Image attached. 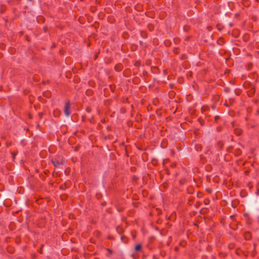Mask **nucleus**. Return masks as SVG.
Returning a JSON list of instances; mask_svg holds the SVG:
<instances>
[{
    "instance_id": "obj_1",
    "label": "nucleus",
    "mask_w": 259,
    "mask_h": 259,
    "mask_svg": "<svg viewBox=\"0 0 259 259\" xmlns=\"http://www.w3.org/2000/svg\"><path fill=\"white\" fill-rule=\"evenodd\" d=\"M52 162L55 167H59L63 164L64 160L62 157L59 156L57 158L52 159Z\"/></svg>"
},
{
    "instance_id": "obj_2",
    "label": "nucleus",
    "mask_w": 259,
    "mask_h": 259,
    "mask_svg": "<svg viewBox=\"0 0 259 259\" xmlns=\"http://www.w3.org/2000/svg\"><path fill=\"white\" fill-rule=\"evenodd\" d=\"M70 102L68 101L65 103L64 112L66 116H69L70 115Z\"/></svg>"
},
{
    "instance_id": "obj_3",
    "label": "nucleus",
    "mask_w": 259,
    "mask_h": 259,
    "mask_svg": "<svg viewBox=\"0 0 259 259\" xmlns=\"http://www.w3.org/2000/svg\"><path fill=\"white\" fill-rule=\"evenodd\" d=\"M115 70L117 72L121 71L123 69V66L121 64H117L114 67Z\"/></svg>"
},
{
    "instance_id": "obj_4",
    "label": "nucleus",
    "mask_w": 259,
    "mask_h": 259,
    "mask_svg": "<svg viewBox=\"0 0 259 259\" xmlns=\"http://www.w3.org/2000/svg\"><path fill=\"white\" fill-rule=\"evenodd\" d=\"M224 144L222 141H219L217 144V148L218 150H221L223 147Z\"/></svg>"
},
{
    "instance_id": "obj_5",
    "label": "nucleus",
    "mask_w": 259,
    "mask_h": 259,
    "mask_svg": "<svg viewBox=\"0 0 259 259\" xmlns=\"http://www.w3.org/2000/svg\"><path fill=\"white\" fill-rule=\"evenodd\" d=\"M142 249V245L141 244H139L135 246V250L137 251H141Z\"/></svg>"
},
{
    "instance_id": "obj_6",
    "label": "nucleus",
    "mask_w": 259,
    "mask_h": 259,
    "mask_svg": "<svg viewBox=\"0 0 259 259\" xmlns=\"http://www.w3.org/2000/svg\"><path fill=\"white\" fill-rule=\"evenodd\" d=\"M242 130L240 128H235L234 130V133L237 136H239L242 134Z\"/></svg>"
},
{
    "instance_id": "obj_7",
    "label": "nucleus",
    "mask_w": 259,
    "mask_h": 259,
    "mask_svg": "<svg viewBox=\"0 0 259 259\" xmlns=\"http://www.w3.org/2000/svg\"><path fill=\"white\" fill-rule=\"evenodd\" d=\"M180 39L179 37H175L174 39V42L175 44H179L180 42Z\"/></svg>"
},
{
    "instance_id": "obj_8",
    "label": "nucleus",
    "mask_w": 259,
    "mask_h": 259,
    "mask_svg": "<svg viewBox=\"0 0 259 259\" xmlns=\"http://www.w3.org/2000/svg\"><path fill=\"white\" fill-rule=\"evenodd\" d=\"M173 52L175 54H179V48H178V47L174 48V49H173Z\"/></svg>"
},
{
    "instance_id": "obj_9",
    "label": "nucleus",
    "mask_w": 259,
    "mask_h": 259,
    "mask_svg": "<svg viewBox=\"0 0 259 259\" xmlns=\"http://www.w3.org/2000/svg\"><path fill=\"white\" fill-rule=\"evenodd\" d=\"M121 240L124 243H126L127 242L126 237L125 236H122L121 237Z\"/></svg>"
},
{
    "instance_id": "obj_10",
    "label": "nucleus",
    "mask_w": 259,
    "mask_h": 259,
    "mask_svg": "<svg viewBox=\"0 0 259 259\" xmlns=\"http://www.w3.org/2000/svg\"><path fill=\"white\" fill-rule=\"evenodd\" d=\"M245 238L247 240H249L250 238V235L249 233H247L245 234Z\"/></svg>"
},
{
    "instance_id": "obj_11",
    "label": "nucleus",
    "mask_w": 259,
    "mask_h": 259,
    "mask_svg": "<svg viewBox=\"0 0 259 259\" xmlns=\"http://www.w3.org/2000/svg\"><path fill=\"white\" fill-rule=\"evenodd\" d=\"M140 65H141V63L140 61H137L135 63V66L136 67H139L140 66Z\"/></svg>"
},
{
    "instance_id": "obj_12",
    "label": "nucleus",
    "mask_w": 259,
    "mask_h": 259,
    "mask_svg": "<svg viewBox=\"0 0 259 259\" xmlns=\"http://www.w3.org/2000/svg\"><path fill=\"white\" fill-rule=\"evenodd\" d=\"M181 59H182V60H185V59H186L187 56H186V55L185 54H183V55H182V56H181Z\"/></svg>"
},
{
    "instance_id": "obj_13",
    "label": "nucleus",
    "mask_w": 259,
    "mask_h": 259,
    "mask_svg": "<svg viewBox=\"0 0 259 259\" xmlns=\"http://www.w3.org/2000/svg\"><path fill=\"white\" fill-rule=\"evenodd\" d=\"M220 116H218V115L215 116H214V120H215V122H217L218 120L219 119H220Z\"/></svg>"
},
{
    "instance_id": "obj_14",
    "label": "nucleus",
    "mask_w": 259,
    "mask_h": 259,
    "mask_svg": "<svg viewBox=\"0 0 259 259\" xmlns=\"http://www.w3.org/2000/svg\"><path fill=\"white\" fill-rule=\"evenodd\" d=\"M86 111H87L88 112L90 113V112H91V108L90 107H87V108H86Z\"/></svg>"
},
{
    "instance_id": "obj_15",
    "label": "nucleus",
    "mask_w": 259,
    "mask_h": 259,
    "mask_svg": "<svg viewBox=\"0 0 259 259\" xmlns=\"http://www.w3.org/2000/svg\"><path fill=\"white\" fill-rule=\"evenodd\" d=\"M107 250L110 254H112L113 253V251L111 249L107 248Z\"/></svg>"
},
{
    "instance_id": "obj_16",
    "label": "nucleus",
    "mask_w": 259,
    "mask_h": 259,
    "mask_svg": "<svg viewBox=\"0 0 259 259\" xmlns=\"http://www.w3.org/2000/svg\"><path fill=\"white\" fill-rule=\"evenodd\" d=\"M184 182H185V181L184 180H180V183H181V184H184Z\"/></svg>"
},
{
    "instance_id": "obj_17",
    "label": "nucleus",
    "mask_w": 259,
    "mask_h": 259,
    "mask_svg": "<svg viewBox=\"0 0 259 259\" xmlns=\"http://www.w3.org/2000/svg\"><path fill=\"white\" fill-rule=\"evenodd\" d=\"M119 229H121V228H120L119 227H118L117 228H116V230H117V231L120 233V232H119Z\"/></svg>"
},
{
    "instance_id": "obj_18",
    "label": "nucleus",
    "mask_w": 259,
    "mask_h": 259,
    "mask_svg": "<svg viewBox=\"0 0 259 259\" xmlns=\"http://www.w3.org/2000/svg\"><path fill=\"white\" fill-rule=\"evenodd\" d=\"M153 259H158V258L156 255H154L153 256Z\"/></svg>"
},
{
    "instance_id": "obj_19",
    "label": "nucleus",
    "mask_w": 259,
    "mask_h": 259,
    "mask_svg": "<svg viewBox=\"0 0 259 259\" xmlns=\"http://www.w3.org/2000/svg\"><path fill=\"white\" fill-rule=\"evenodd\" d=\"M178 249H179V247H176L175 248V250L176 251L178 250Z\"/></svg>"
},
{
    "instance_id": "obj_20",
    "label": "nucleus",
    "mask_w": 259,
    "mask_h": 259,
    "mask_svg": "<svg viewBox=\"0 0 259 259\" xmlns=\"http://www.w3.org/2000/svg\"><path fill=\"white\" fill-rule=\"evenodd\" d=\"M229 26H231V27H232V26H233V24H232V23H230L229 24Z\"/></svg>"
},
{
    "instance_id": "obj_21",
    "label": "nucleus",
    "mask_w": 259,
    "mask_h": 259,
    "mask_svg": "<svg viewBox=\"0 0 259 259\" xmlns=\"http://www.w3.org/2000/svg\"><path fill=\"white\" fill-rule=\"evenodd\" d=\"M207 28H208L209 30H210V27H207Z\"/></svg>"
},
{
    "instance_id": "obj_22",
    "label": "nucleus",
    "mask_w": 259,
    "mask_h": 259,
    "mask_svg": "<svg viewBox=\"0 0 259 259\" xmlns=\"http://www.w3.org/2000/svg\"><path fill=\"white\" fill-rule=\"evenodd\" d=\"M207 28H208L209 30H210V27H207Z\"/></svg>"
},
{
    "instance_id": "obj_23",
    "label": "nucleus",
    "mask_w": 259,
    "mask_h": 259,
    "mask_svg": "<svg viewBox=\"0 0 259 259\" xmlns=\"http://www.w3.org/2000/svg\"><path fill=\"white\" fill-rule=\"evenodd\" d=\"M166 73V70H164V73Z\"/></svg>"
},
{
    "instance_id": "obj_24",
    "label": "nucleus",
    "mask_w": 259,
    "mask_h": 259,
    "mask_svg": "<svg viewBox=\"0 0 259 259\" xmlns=\"http://www.w3.org/2000/svg\"><path fill=\"white\" fill-rule=\"evenodd\" d=\"M95 259H99V258H95Z\"/></svg>"
}]
</instances>
